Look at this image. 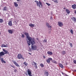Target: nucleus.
<instances>
[{"instance_id": "obj_21", "label": "nucleus", "mask_w": 76, "mask_h": 76, "mask_svg": "<svg viewBox=\"0 0 76 76\" xmlns=\"http://www.w3.org/2000/svg\"><path fill=\"white\" fill-rule=\"evenodd\" d=\"M66 12L68 14H69L70 13V11H69V10L67 9H66Z\"/></svg>"}, {"instance_id": "obj_16", "label": "nucleus", "mask_w": 76, "mask_h": 76, "mask_svg": "<svg viewBox=\"0 0 76 76\" xmlns=\"http://www.w3.org/2000/svg\"><path fill=\"white\" fill-rule=\"evenodd\" d=\"M47 54L48 55H52L53 54V52L50 51H48L47 52Z\"/></svg>"}, {"instance_id": "obj_27", "label": "nucleus", "mask_w": 76, "mask_h": 76, "mask_svg": "<svg viewBox=\"0 0 76 76\" xmlns=\"http://www.w3.org/2000/svg\"><path fill=\"white\" fill-rule=\"evenodd\" d=\"M3 22V20L2 19H0V23H2Z\"/></svg>"}, {"instance_id": "obj_18", "label": "nucleus", "mask_w": 76, "mask_h": 76, "mask_svg": "<svg viewBox=\"0 0 76 76\" xmlns=\"http://www.w3.org/2000/svg\"><path fill=\"white\" fill-rule=\"evenodd\" d=\"M33 63L34 64L35 67H36V69H38V67L37 66V65L36 63L34 62H33Z\"/></svg>"}, {"instance_id": "obj_38", "label": "nucleus", "mask_w": 76, "mask_h": 76, "mask_svg": "<svg viewBox=\"0 0 76 76\" xmlns=\"http://www.w3.org/2000/svg\"><path fill=\"white\" fill-rule=\"evenodd\" d=\"M17 72V70H16V69H15L14 70V72Z\"/></svg>"}, {"instance_id": "obj_17", "label": "nucleus", "mask_w": 76, "mask_h": 76, "mask_svg": "<svg viewBox=\"0 0 76 76\" xmlns=\"http://www.w3.org/2000/svg\"><path fill=\"white\" fill-rule=\"evenodd\" d=\"M8 32L10 34H12L13 32V31L10 29L8 30Z\"/></svg>"}, {"instance_id": "obj_4", "label": "nucleus", "mask_w": 76, "mask_h": 76, "mask_svg": "<svg viewBox=\"0 0 76 76\" xmlns=\"http://www.w3.org/2000/svg\"><path fill=\"white\" fill-rule=\"evenodd\" d=\"M53 60V59L51 58H48V59L46 60V62L48 64H50V61Z\"/></svg>"}, {"instance_id": "obj_48", "label": "nucleus", "mask_w": 76, "mask_h": 76, "mask_svg": "<svg viewBox=\"0 0 76 76\" xmlns=\"http://www.w3.org/2000/svg\"><path fill=\"white\" fill-rule=\"evenodd\" d=\"M13 66H12V65H11V67H13Z\"/></svg>"}, {"instance_id": "obj_9", "label": "nucleus", "mask_w": 76, "mask_h": 76, "mask_svg": "<svg viewBox=\"0 0 76 76\" xmlns=\"http://www.w3.org/2000/svg\"><path fill=\"white\" fill-rule=\"evenodd\" d=\"M44 75L45 76H48L49 73L47 72V71L45 70L44 72Z\"/></svg>"}, {"instance_id": "obj_25", "label": "nucleus", "mask_w": 76, "mask_h": 76, "mask_svg": "<svg viewBox=\"0 0 76 76\" xmlns=\"http://www.w3.org/2000/svg\"><path fill=\"white\" fill-rule=\"evenodd\" d=\"M66 51H64V50L62 51V53L63 55H64V54H66Z\"/></svg>"}, {"instance_id": "obj_39", "label": "nucleus", "mask_w": 76, "mask_h": 76, "mask_svg": "<svg viewBox=\"0 0 76 76\" xmlns=\"http://www.w3.org/2000/svg\"><path fill=\"white\" fill-rule=\"evenodd\" d=\"M53 20V17H51L50 18V20Z\"/></svg>"}, {"instance_id": "obj_32", "label": "nucleus", "mask_w": 76, "mask_h": 76, "mask_svg": "<svg viewBox=\"0 0 76 76\" xmlns=\"http://www.w3.org/2000/svg\"><path fill=\"white\" fill-rule=\"evenodd\" d=\"M47 40L45 39L43 40V42H47Z\"/></svg>"}, {"instance_id": "obj_26", "label": "nucleus", "mask_w": 76, "mask_h": 76, "mask_svg": "<svg viewBox=\"0 0 76 76\" xmlns=\"http://www.w3.org/2000/svg\"><path fill=\"white\" fill-rule=\"evenodd\" d=\"M40 66H41V67H44V65L43 64H40Z\"/></svg>"}, {"instance_id": "obj_51", "label": "nucleus", "mask_w": 76, "mask_h": 76, "mask_svg": "<svg viewBox=\"0 0 76 76\" xmlns=\"http://www.w3.org/2000/svg\"><path fill=\"white\" fill-rule=\"evenodd\" d=\"M30 50H31V49H30Z\"/></svg>"}, {"instance_id": "obj_40", "label": "nucleus", "mask_w": 76, "mask_h": 76, "mask_svg": "<svg viewBox=\"0 0 76 76\" xmlns=\"http://www.w3.org/2000/svg\"><path fill=\"white\" fill-rule=\"evenodd\" d=\"M43 58H46V57L45 56H43Z\"/></svg>"}, {"instance_id": "obj_50", "label": "nucleus", "mask_w": 76, "mask_h": 76, "mask_svg": "<svg viewBox=\"0 0 76 76\" xmlns=\"http://www.w3.org/2000/svg\"><path fill=\"white\" fill-rule=\"evenodd\" d=\"M0 35H1V32L0 31Z\"/></svg>"}, {"instance_id": "obj_8", "label": "nucleus", "mask_w": 76, "mask_h": 76, "mask_svg": "<svg viewBox=\"0 0 76 76\" xmlns=\"http://www.w3.org/2000/svg\"><path fill=\"white\" fill-rule=\"evenodd\" d=\"M32 44V47H31V48H32L33 50H37V46H35V45H33V44Z\"/></svg>"}, {"instance_id": "obj_47", "label": "nucleus", "mask_w": 76, "mask_h": 76, "mask_svg": "<svg viewBox=\"0 0 76 76\" xmlns=\"http://www.w3.org/2000/svg\"><path fill=\"white\" fill-rule=\"evenodd\" d=\"M32 66H34V64H33V63H32Z\"/></svg>"}, {"instance_id": "obj_2", "label": "nucleus", "mask_w": 76, "mask_h": 76, "mask_svg": "<svg viewBox=\"0 0 76 76\" xmlns=\"http://www.w3.org/2000/svg\"><path fill=\"white\" fill-rule=\"evenodd\" d=\"M34 2L36 3L37 6L39 7H41H41H42V2H41L40 1H39V2H38V1H35Z\"/></svg>"}, {"instance_id": "obj_10", "label": "nucleus", "mask_w": 76, "mask_h": 76, "mask_svg": "<svg viewBox=\"0 0 76 76\" xmlns=\"http://www.w3.org/2000/svg\"><path fill=\"white\" fill-rule=\"evenodd\" d=\"M27 72H28V74L29 75V76H32V75H31V71L29 70V69H28L27 70Z\"/></svg>"}, {"instance_id": "obj_23", "label": "nucleus", "mask_w": 76, "mask_h": 76, "mask_svg": "<svg viewBox=\"0 0 76 76\" xmlns=\"http://www.w3.org/2000/svg\"><path fill=\"white\" fill-rule=\"evenodd\" d=\"M23 64L26 66H28V63H26V61L23 63Z\"/></svg>"}, {"instance_id": "obj_33", "label": "nucleus", "mask_w": 76, "mask_h": 76, "mask_svg": "<svg viewBox=\"0 0 76 76\" xmlns=\"http://www.w3.org/2000/svg\"><path fill=\"white\" fill-rule=\"evenodd\" d=\"M48 28H50V29H51V28H52V27L51 26H50L49 25L48 26Z\"/></svg>"}, {"instance_id": "obj_49", "label": "nucleus", "mask_w": 76, "mask_h": 76, "mask_svg": "<svg viewBox=\"0 0 76 76\" xmlns=\"http://www.w3.org/2000/svg\"><path fill=\"white\" fill-rule=\"evenodd\" d=\"M64 9H66V8H64Z\"/></svg>"}, {"instance_id": "obj_43", "label": "nucleus", "mask_w": 76, "mask_h": 76, "mask_svg": "<svg viewBox=\"0 0 76 76\" xmlns=\"http://www.w3.org/2000/svg\"><path fill=\"white\" fill-rule=\"evenodd\" d=\"M12 67H13V68H14V69H15V66H12Z\"/></svg>"}, {"instance_id": "obj_28", "label": "nucleus", "mask_w": 76, "mask_h": 76, "mask_svg": "<svg viewBox=\"0 0 76 76\" xmlns=\"http://www.w3.org/2000/svg\"><path fill=\"white\" fill-rule=\"evenodd\" d=\"M54 1V2H55V3H58L57 0H54V1Z\"/></svg>"}, {"instance_id": "obj_13", "label": "nucleus", "mask_w": 76, "mask_h": 76, "mask_svg": "<svg viewBox=\"0 0 76 76\" xmlns=\"http://www.w3.org/2000/svg\"><path fill=\"white\" fill-rule=\"evenodd\" d=\"M4 53L3 51H2L0 52V57H2V56H4Z\"/></svg>"}, {"instance_id": "obj_19", "label": "nucleus", "mask_w": 76, "mask_h": 76, "mask_svg": "<svg viewBox=\"0 0 76 76\" xmlns=\"http://www.w3.org/2000/svg\"><path fill=\"white\" fill-rule=\"evenodd\" d=\"M59 65L61 68H62V69L63 68V65L61 64H59Z\"/></svg>"}, {"instance_id": "obj_20", "label": "nucleus", "mask_w": 76, "mask_h": 76, "mask_svg": "<svg viewBox=\"0 0 76 76\" xmlns=\"http://www.w3.org/2000/svg\"><path fill=\"white\" fill-rule=\"evenodd\" d=\"M14 6L15 7H18V4H17L16 2H14Z\"/></svg>"}, {"instance_id": "obj_45", "label": "nucleus", "mask_w": 76, "mask_h": 76, "mask_svg": "<svg viewBox=\"0 0 76 76\" xmlns=\"http://www.w3.org/2000/svg\"><path fill=\"white\" fill-rule=\"evenodd\" d=\"M29 54H30V55H31V53H28Z\"/></svg>"}, {"instance_id": "obj_15", "label": "nucleus", "mask_w": 76, "mask_h": 76, "mask_svg": "<svg viewBox=\"0 0 76 76\" xmlns=\"http://www.w3.org/2000/svg\"><path fill=\"white\" fill-rule=\"evenodd\" d=\"M7 44H6L5 45L4 44H2L1 45V47H8V46H7Z\"/></svg>"}, {"instance_id": "obj_14", "label": "nucleus", "mask_w": 76, "mask_h": 76, "mask_svg": "<svg viewBox=\"0 0 76 76\" xmlns=\"http://www.w3.org/2000/svg\"><path fill=\"white\" fill-rule=\"evenodd\" d=\"M72 8L73 9H76V4H74L72 5Z\"/></svg>"}, {"instance_id": "obj_12", "label": "nucleus", "mask_w": 76, "mask_h": 76, "mask_svg": "<svg viewBox=\"0 0 76 76\" xmlns=\"http://www.w3.org/2000/svg\"><path fill=\"white\" fill-rule=\"evenodd\" d=\"M9 26H12V21H10L8 23Z\"/></svg>"}, {"instance_id": "obj_7", "label": "nucleus", "mask_w": 76, "mask_h": 76, "mask_svg": "<svg viewBox=\"0 0 76 76\" xmlns=\"http://www.w3.org/2000/svg\"><path fill=\"white\" fill-rule=\"evenodd\" d=\"M2 50L4 52V54H9V51H8L4 49H3Z\"/></svg>"}, {"instance_id": "obj_5", "label": "nucleus", "mask_w": 76, "mask_h": 76, "mask_svg": "<svg viewBox=\"0 0 76 76\" xmlns=\"http://www.w3.org/2000/svg\"><path fill=\"white\" fill-rule=\"evenodd\" d=\"M58 25L60 27H62L63 26V24L61 22H58Z\"/></svg>"}, {"instance_id": "obj_3", "label": "nucleus", "mask_w": 76, "mask_h": 76, "mask_svg": "<svg viewBox=\"0 0 76 76\" xmlns=\"http://www.w3.org/2000/svg\"><path fill=\"white\" fill-rule=\"evenodd\" d=\"M17 57L18 59H22L23 60H24L25 59L23 57L22 55L20 53L18 54Z\"/></svg>"}, {"instance_id": "obj_35", "label": "nucleus", "mask_w": 76, "mask_h": 76, "mask_svg": "<svg viewBox=\"0 0 76 76\" xmlns=\"http://www.w3.org/2000/svg\"><path fill=\"white\" fill-rule=\"evenodd\" d=\"M46 4H47V5H48V6H50V5H51V4H48L47 3H46Z\"/></svg>"}, {"instance_id": "obj_31", "label": "nucleus", "mask_w": 76, "mask_h": 76, "mask_svg": "<svg viewBox=\"0 0 76 76\" xmlns=\"http://www.w3.org/2000/svg\"><path fill=\"white\" fill-rule=\"evenodd\" d=\"M69 45H70L71 47V48H72V47H73V45H72V43H70Z\"/></svg>"}, {"instance_id": "obj_44", "label": "nucleus", "mask_w": 76, "mask_h": 76, "mask_svg": "<svg viewBox=\"0 0 76 76\" xmlns=\"http://www.w3.org/2000/svg\"><path fill=\"white\" fill-rule=\"evenodd\" d=\"M75 13L76 14V10H75Z\"/></svg>"}, {"instance_id": "obj_29", "label": "nucleus", "mask_w": 76, "mask_h": 76, "mask_svg": "<svg viewBox=\"0 0 76 76\" xmlns=\"http://www.w3.org/2000/svg\"><path fill=\"white\" fill-rule=\"evenodd\" d=\"M3 10H7V7H4Z\"/></svg>"}, {"instance_id": "obj_1", "label": "nucleus", "mask_w": 76, "mask_h": 76, "mask_svg": "<svg viewBox=\"0 0 76 76\" xmlns=\"http://www.w3.org/2000/svg\"><path fill=\"white\" fill-rule=\"evenodd\" d=\"M25 35H26V37H27V38L28 39L29 41H27V42L28 44V45H31V44H34L35 43V41L34 40H32V38L31 37H29V34L28 33H24Z\"/></svg>"}, {"instance_id": "obj_46", "label": "nucleus", "mask_w": 76, "mask_h": 76, "mask_svg": "<svg viewBox=\"0 0 76 76\" xmlns=\"http://www.w3.org/2000/svg\"><path fill=\"white\" fill-rule=\"evenodd\" d=\"M74 72H76V70H75Z\"/></svg>"}, {"instance_id": "obj_34", "label": "nucleus", "mask_w": 76, "mask_h": 76, "mask_svg": "<svg viewBox=\"0 0 76 76\" xmlns=\"http://www.w3.org/2000/svg\"><path fill=\"white\" fill-rule=\"evenodd\" d=\"M21 37H22L23 38H25V35L23 34H22Z\"/></svg>"}, {"instance_id": "obj_24", "label": "nucleus", "mask_w": 76, "mask_h": 76, "mask_svg": "<svg viewBox=\"0 0 76 76\" xmlns=\"http://www.w3.org/2000/svg\"><path fill=\"white\" fill-rule=\"evenodd\" d=\"M52 63H55V64H57V61L55 60L52 61Z\"/></svg>"}, {"instance_id": "obj_22", "label": "nucleus", "mask_w": 76, "mask_h": 76, "mask_svg": "<svg viewBox=\"0 0 76 76\" xmlns=\"http://www.w3.org/2000/svg\"><path fill=\"white\" fill-rule=\"evenodd\" d=\"M29 26H30V27H34V24H29Z\"/></svg>"}, {"instance_id": "obj_41", "label": "nucleus", "mask_w": 76, "mask_h": 76, "mask_svg": "<svg viewBox=\"0 0 76 76\" xmlns=\"http://www.w3.org/2000/svg\"><path fill=\"white\" fill-rule=\"evenodd\" d=\"M48 33H49V34H50V33H51V31H49Z\"/></svg>"}, {"instance_id": "obj_30", "label": "nucleus", "mask_w": 76, "mask_h": 76, "mask_svg": "<svg viewBox=\"0 0 76 76\" xmlns=\"http://www.w3.org/2000/svg\"><path fill=\"white\" fill-rule=\"evenodd\" d=\"M70 32L72 34H73V31L72 29L71 30Z\"/></svg>"}, {"instance_id": "obj_37", "label": "nucleus", "mask_w": 76, "mask_h": 76, "mask_svg": "<svg viewBox=\"0 0 76 76\" xmlns=\"http://www.w3.org/2000/svg\"><path fill=\"white\" fill-rule=\"evenodd\" d=\"M73 62L75 64H76V60H74L73 61Z\"/></svg>"}, {"instance_id": "obj_42", "label": "nucleus", "mask_w": 76, "mask_h": 76, "mask_svg": "<svg viewBox=\"0 0 76 76\" xmlns=\"http://www.w3.org/2000/svg\"><path fill=\"white\" fill-rule=\"evenodd\" d=\"M17 1H20V0H16Z\"/></svg>"}, {"instance_id": "obj_11", "label": "nucleus", "mask_w": 76, "mask_h": 76, "mask_svg": "<svg viewBox=\"0 0 76 76\" xmlns=\"http://www.w3.org/2000/svg\"><path fill=\"white\" fill-rule=\"evenodd\" d=\"M0 60H1L2 63H6V61L3 60V58L0 57Z\"/></svg>"}, {"instance_id": "obj_36", "label": "nucleus", "mask_w": 76, "mask_h": 76, "mask_svg": "<svg viewBox=\"0 0 76 76\" xmlns=\"http://www.w3.org/2000/svg\"><path fill=\"white\" fill-rule=\"evenodd\" d=\"M46 25L48 27V26H49L50 25V24H49V23H46Z\"/></svg>"}, {"instance_id": "obj_6", "label": "nucleus", "mask_w": 76, "mask_h": 76, "mask_svg": "<svg viewBox=\"0 0 76 76\" xmlns=\"http://www.w3.org/2000/svg\"><path fill=\"white\" fill-rule=\"evenodd\" d=\"M13 63L14 64L17 66V67H20V65L16 62L15 61H13Z\"/></svg>"}]
</instances>
